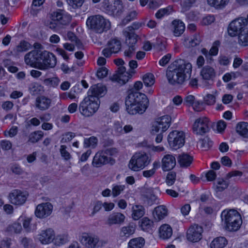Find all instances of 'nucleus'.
<instances>
[{"instance_id":"obj_54","label":"nucleus","mask_w":248,"mask_h":248,"mask_svg":"<svg viewBox=\"0 0 248 248\" xmlns=\"http://www.w3.org/2000/svg\"><path fill=\"white\" fill-rule=\"evenodd\" d=\"M228 183L222 179H218L217 182L216 190L217 191H222L228 186Z\"/></svg>"},{"instance_id":"obj_30","label":"nucleus","mask_w":248,"mask_h":248,"mask_svg":"<svg viewBox=\"0 0 248 248\" xmlns=\"http://www.w3.org/2000/svg\"><path fill=\"white\" fill-rule=\"evenodd\" d=\"M173 26V31L174 35L176 36H180L185 30V25L184 23L179 19L174 20L172 22Z\"/></svg>"},{"instance_id":"obj_50","label":"nucleus","mask_w":248,"mask_h":248,"mask_svg":"<svg viewBox=\"0 0 248 248\" xmlns=\"http://www.w3.org/2000/svg\"><path fill=\"white\" fill-rule=\"evenodd\" d=\"M196 0H183L181 2L182 12H185L190 9Z\"/></svg>"},{"instance_id":"obj_39","label":"nucleus","mask_w":248,"mask_h":248,"mask_svg":"<svg viewBox=\"0 0 248 248\" xmlns=\"http://www.w3.org/2000/svg\"><path fill=\"white\" fill-rule=\"evenodd\" d=\"M238 43L242 46H248V28L238 35Z\"/></svg>"},{"instance_id":"obj_1","label":"nucleus","mask_w":248,"mask_h":248,"mask_svg":"<svg viewBox=\"0 0 248 248\" xmlns=\"http://www.w3.org/2000/svg\"><path fill=\"white\" fill-rule=\"evenodd\" d=\"M192 65L183 60L175 61L168 67L166 77L171 85L182 84L191 77Z\"/></svg>"},{"instance_id":"obj_57","label":"nucleus","mask_w":248,"mask_h":248,"mask_svg":"<svg viewBox=\"0 0 248 248\" xmlns=\"http://www.w3.org/2000/svg\"><path fill=\"white\" fill-rule=\"evenodd\" d=\"M176 174L173 171L169 172L166 176V183L169 186H172L176 180Z\"/></svg>"},{"instance_id":"obj_23","label":"nucleus","mask_w":248,"mask_h":248,"mask_svg":"<svg viewBox=\"0 0 248 248\" xmlns=\"http://www.w3.org/2000/svg\"><path fill=\"white\" fill-rule=\"evenodd\" d=\"M106 87L101 84L93 85L88 92L87 97H93L96 100H99L100 97L103 96L106 93Z\"/></svg>"},{"instance_id":"obj_44","label":"nucleus","mask_w":248,"mask_h":248,"mask_svg":"<svg viewBox=\"0 0 248 248\" xmlns=\"http://www.w3.org/2000/svg\"><path fill=\"white\" fill-rule=\"evenodd\" d=\"M53 241L54 244L57 246L64 244L68 241V235L65 234L57 235L56 237L54 236Z\"/></svg>"},{"instance_id":"obj_56","label":"nucleus","mask_w":248,"mask_h":248,"mask_svg":"<svg viewBox=\"0 0 248 248\" xmlns=\"http://www.w3.org/2000/svg\"><path fill=\"white\" fill-rule=\"evenodd\" d=\"M137 13L135 11H132L128 13L126 16L123 19L122 23L125 25L131 21L134 20L137 16Z\"/></svg>"},{"instance_id":"obj_34","label":"nucleus","mask_w":248,"mask_h":248,"mask_svg":"<svg viewBox=\"0 0 248 248\" xmlns=\"http://www.w3.org/2000/svg\"><path fill=\"white\" fill-rule=\"evenodd\" d=\"M236 132L244 138H248V123H239L236 126Z\"/></svg>"},{"instance_id":"obj_8","label":"nucleus","mask_w":248,"mask_h":248,"mask_svg":"<svg viewBox=\"0 0 248 248\" xmlns=\"http://www.w3.org/2000/svg\"><path fill=\"white\" fill-rule=\"evenodd\" d=\"M168 141L171 149L177 150L183 147L185 144V133L183 131L173 130L168 135Z\"/></svg>"},{"instance_id":"obj_59","label":"nucleus","mask_w":248,"mask_h":248,"mask_svg":"<svg viewBox=\"0 0 248 248\" xmlns=\"http://www.w3.org/2000/svg\"><path fill=\"white\" fill-rule=\"evenodd\" d=\"M66 146L62 145L60 147V151L62 156L65 160H68L70 159L71 156L70 153L66 150Z\"/></svg>"},{"instance_id":"obj_11","label":"nucleus","mask_w":248,"mask_h":248,"mask_svg":"<svg viewBox=\"0 0 248 248\" xmlns=\"http://www.w3.org/2000/svg\"><path fill=\"white\" fill-rule=\"evenodd\" d=\"M41 56V61L39 67V69L42 70H46L50 68H53L56 65V58L52 53L46 50H43Z\"/></svg>"},{"instance_id":"obj_47","label":"nucleus","mask_w":248,"mask_h":248,"mask_svg":"<svg viewBox=\"0 0 248 248\" xmlns=\"http://www.w3.org/2000/svg\"><path fill=\"white\" fill-rule=\"evenodd\" d=\"M42 86L36 82L31 83L29 86V90L32 95L39 93L42 91Z\"/></svg>"},{"instance_id":"obj_27","label":"nucleus","mask_w":248,"mask_h":248,"mask_svg":"<svg viewBox=\"0 0 248 248\" xmlns=\"http://www.w3.org/2000/svg\"><path fill=\"white\" fill-rule=\"evenodd\" d=\"M131 211L132 218L134 220H138L144 215L145 209L141 205L135 204L132 206Z\"/></svg>"},{"instance_id":"obj_13","label":"nucleus","mask_w":248,"mask_h":248,"mask_svg":"<svg viewBox=\"0 0 248 248\" xmlns=\"http://www.w3.org/2000/svg\"><path fill=\"white\" fill-rule=\"evenodd\" d=\"M209 120L206 117L196 120L193 125V131L196 135H202L209 131Z\"/></svg>"},{"instance_id":"obj_40","label":"nucleus","mask_w":248,"mask_h":248,"mask_svg":"<svg viewBox=\"0 0 248 248\" xmlns=\"http://www.w3.org/2000/svg\"><path fill=\"white\" fill-rule=\"evenodd\" d=\"M44 136L42 131H36L31 133L29 136L28 141L32 143H36L41 140Z\"/></svg>"},{"instance_id":"obj_29","label":"nucleus","mask_w":248,"mask_h":248,"mask_svg":"<svg viewBox=\"0 0 248 248\" xmlns=\"http://www.w3.org/2000/svg\"><path fill=\"white\" fill-rule=\"evenodd\" d=\"M125 70V67L123 65L118 68V77L117 79H119L118 82L120 83L125 84L128 81L129 79L132 76L131 74L126 72Z\"/></svg>"},{"instance_id":"obj_19","label":"nucleus","mask_w":248,"mask_h":248,"mask_svg":"<svg viewBox=\"0 0 248 248\" xmlns=\"http://www.w3.org/2000/svg\"><path fill=\"white\" fill-rule=\"evenodd\" d=\"M53 210V205L50 202L38 204L35 209V216L40 218H44L50 216Z\"/></svg>"},{"instance_id":"obj_7","label":"nucleus","mask_w":248,"mask_h":248,"mask_svg":"<svg viewBox=\"0 0 248 248\" xmlns=\"http://www.w3.org/2000/svg\"><path fill=\"white\" fill-rule=\"evenodd\" d=\"M93 97H86L80 103L79 111L82 115L85 117L93 115L98 110L100 101Z\"/></svg>"},{"instance_id":"obj_48","label":"nucleus","mask_w":248,"mask_h":248,"mask_svg":"<svg viewBox=\"0 0 248 248\" xmlns=\"http://www.w3.org/2000/svg\"><path fill=\"white\" fill-rule=\"evenodd\" d=\"M98 143V139L96 137L92 136L88 139H85L84 141V146L85 148L92 147L95 148Z\"/></svg>"},{"instance_id":"obj_55","label":"nucleus","mask_w":248,"mask_h":248,"mask_svg":"<svg viewBox=\"0 0 248 248\" xmlns=\"http://www.w3.org/2000/svg\"><path fill=\"white\" fill-rule=\"evenodd\" d=\"M125 188L124 185H113L112 188V195L113 197L118 196Z\"/></svg>"},{"instance_id":"obj_26","label":"nucleus","mask_w":248,"mask_h":248,"mask_svg":"<svg viewBox=\"0 0 248 248\" xmlns=\"http://www.w3.org/2000/svg\"><path fill=\"white\" fill-rule=\"evenodd\" d=\"M125 218L124 215L121 213H113L108 216L107 220V224L109 226L121 224L124 222Z\"/></svg>"},{"instance_id":"obj_35","label":"nucleus","mask_w":248,"mask_h":248,"mask_svg":"<svg viewBox=\"0 0 248 248\" xmlns=\"http://www.w3.org/2000/svg\"><path fill=\"white\" fill-rule=\"evenodd\" d=\"M227 244V240L224 237L215 238L210 243L211 248H223Z\"/></svg>"},{"instance_id":"obj_21","label":"nucleus","mask_w":248,"mask_h":248,"mask_svg":"<svg viewBox=\"0 0 248 248\" xmlns=\"http://www.w3.org/2000/svg\"><path fill=\"white\" fill-rule=\"evenodd\" d=\"M55 232L51 228L41 231L37 235V239L43 245L51 243L54 239Z\"/></svg>"},{"instance_id":"obj_2","label":"nucleus","mask_w":248,"mask_h":248,"mask_svg":"<svg viewBox=\"0 0 248 248\" xmlns=\"http://www.w3.org/2000/svg\"><path fill=\"white\" fill-rule=\"evenodd\" d=\"M125 104L128 113L134 115L143 113L148 107L149 101L144 94L132 91L126 97Z\"/></svg>"},{"instance_id":"obj_15","label":"nucleus","mask_w":248,"mask_h":248,"mask_svg":"<svg viewBox=\"0 0 248 248\" xmlns=\"http://www.w3.org/2000/svg\"><path fill=\"white\" fill-rule=\"evenodd\" d=\"M121 47V41L117 38H113L108 42L107 47L102 50V53L105 57L109 58L112 54L119 52Z\"/></svg>"},{"instance_id":"obj_45","label":"nucleus","mask_w":248,"mask_h":248,"mask_svg":"<svg viewBox=\"0 0 248 248\" xmlns=\"http://www.w3.org/2000/svg\"><path fill=\"white\" fill-rule=\"evenodd\" d=\"M21 230L22 226L19 223H14L7 227L6 231L10 234H12L20 232Z\"/></svg>"},{"instance_id":"obj_36","label":"nucleus","mask_w":248,"mask_h":248,"mask_svg":"<svg viewBox=\"0 0 248 248\" xmlns=\"http://www.w3.org/2000/svg\"><path fill=\"white\" fill-rule=\"evenodd\" d=\"M140 227L142 230L149 232H152L154 228L153 222L147 217L142 219Z\"/></svg>"},{"instance_id":"obj_51","label":"nucleus","mask_w":248,"mask_h":248,"mask_svg":"<svg viewBox=\"0 0 248 248\" xmlns=\"http://www.w3.org/2000/svg\"><path fill=\"white\" fill-rule=\"evenodd\" d=\"M199 143L201 148L207 150L212 146L213 142L208 137H206L203 139L200 140L199 141Z\"/></svg>"},{"instance_id":"obj_63","label":"nucleus","mask_w":248,"mask_h":248,"mask_svg":"<svg viewBox=\"0 0 248 248\" xmlns=\"http://www.w3.org/2000/svg\"><path fill=\"white\" fill-rule=\"evenodd\" d=\"M18 127L16 126H13L9 131H4V134L5 136H9L10 137H15L17 133Z\"/></svg>"},{"instance_id":"obj_14","label":"nucleus","mask_w":248,"mask_h":248,"mask_svg":"<svg viewBox=\"0 0 248 248\" xmlns=\"http://www.w3.org/2000/svg\"><path fill=\"white\" fill-rule=\"evenodd\" d=\"M79 241L87 248H96L99 241V238L95 234L83 232L79 236Z\"/></svg>"},{"instance_id":"obj_32","label":"nucleus","mask_w":248,"mask_h":248,"mask_svg":"<svg viewBox=\"0 0 248 248\" xmlns=\"http://www.w3.org/2000/svg\"><path fill=\"white\" fill-rule=\"evenodd\" d=\"M192 161V157L187 154L183 153L179 155L178 157V163L183 167L189 166Z\"/></svg>"},{"instance_id":"obj_10","label":"nucleus","mask_w":248,"mask_h":248,"mask_svg":"<svg viewBox=\"0 0 248 248\" xmlns=\"http://www.w3.org/2000/svg\"><path fill=\"white\" fill-rule=\"evenodd\" d=\"M171 122V118L168 115L157 118L152 125L151 130V134L155 135L160 131L164 132L170 126Z\"/></svg>"},{"instance_id":"obj_6","label":"nucleus","mask_w":248,"mask_h":248,"mask_svg":"<svg viewBox=\"0 0 248 248\" xmlns=\"http://www.w3.org/2000/svg\"><path fill=\"white\" fill-rule=\"evenodd\" d=\"M150 163L148 155L145 153H135L130 159L128 168L132 170L138 171L143 169Z\"/></svg>"},{"instance_id":"obj_62","label":"nucleus","mask_w":248,"mask_h":248,"mask_svg":"<svg viewBox=\"0 0 248 248\" xmlns=\"http://www.w3.org/2000/svg\"><path fill=\"white\" fill-rule=\"evenodd\" d=\"M220 45V42L218 41H215L212 47L209 50L210 57L212 56H216L217 54L218 51V46Z\"/></svg>"},{"instance_id":"obj_9","label":"nucleus","mask_w":248,"mask_h":248,"mask_svg":"<svg viewBox=\"0 0 248 248\" xmlns=\"http://www.w3.org/2000/svg\"><path fill=\"white\" fill-rule=\"evenodd\" d=\"M248 28V19L240 17L233 20L230 23L228 28V32L230 36L234 37L238 35Z\"/></svg>"},{"instance_id":"obj_24","label":"nucleus","mask_w":248,"mask_h":248,"mask_svg":"<svg viewBox=\"0 0 248 248\" xmlns=\"http://www.w3.org/2000/svg\"><path fill=\"white\" fill-rule=\"evenodd\" d=\"M52 103V100L45 95H41L36 97L35 106L37 109L44 111L48 109Z\"/></svg>"},{"instance_id":"obj_5","label":"nucleus","mask_w":248,"mask_h":248,"mask_svg":"<svg viewBox=\"0 0 248 248\" xmlns=\"http://www.w3.org/2000/svg\"><path fill=\"white\" fill-rule=\"evenodd\" d=\"M86 25L91 31L99 34L107 31L111 26L109 20L99 15L88 17Z\"/></svg>"},{"instance_id":"obj_46","label":"nucleus","mask_w":248,"mask_h":248,"mask_svg":"<svg viewBox=\"0 0 248 248\" xmlns=\"http://www.w3.org/2000/svg\"><path fill=\"white\" fill-rule=\"evenodd\" d=\"M31 48V45L25 41H21L18 45H17L15 50L16 52H22L26 51Z\"/></svg>"},{"instance_id":"obj_20","label":"nucleus","mask_w":248,"mask_h":248,"mask_svg":"<svg viewBox=\"0 0 248 248\" xmlns=\"http://www.w3.org/2000/svg\"><path fill=\"white\" fill-rule=\"evenodd\" d=\"M142 26V23L134 22L131 26L126 28L123 31V34L125 37H129L132 44H136L137 42V35L135 33V30H138Z\"/></svg>"},{"instance_id":"obj_61","label":"nucleus","mask_w":248,"mask_h":248,"mask_svg":"<svg viewBox=\"0 0 248 248\" xmlns=\"http://www.w3.org/2000/svg\"><path fill=\"white\" fill-rule=\"evenodd\" d=\"M204 101L207 105H212L216 102V97L213 94H207L204 97Z\"/></svg>"},{"instance_id":"obj_49","label":"nucleus","mask_w":248,"mask_h":248,"mask_svg":"<svg viewBox=\"0 0 248 248\" xmlns=\"http://www.w3.org/2000/svg\"><path fill=\"white\" fill-rule=\"evenodd\" d=\"M143 81L146 86H151L155 83V77L153 74L147 73L143 77Z\"/></svg>"},{"instance_id":"obj_12","label":"nucleus","mask_w":248,"mask_h":248,"mask_svg":"<svg viewBox=\"0 0 248 248\" xmlns=\"http://www.w3.org/2000/svg\"><path fill=\"white\" fill-rule=\"evenodd\" d=\"M42 51L41 50H33L27 53L24 57L26 64L39 69L41 61Z\"/></svg>"},{"instance_id":"obj_17","label":"nucleus","mask_w":248,"mask_h":248,"mask_svg":"<svg viewBox=\"0 0 248 248\" xmlns=\"http://www.w3.org/2000/svg\"><path fill=\"white\" fill-rule=\"evenodd\" d=\"M104 7L109 15L119 14L123 8L121 0H104Z\"/></svg>"},{"instance_id":"obj_58","label":"nucleus","mask_w":248,"mask_h":248,"mask_svg":"<svg viewBox=\"0 0 248 248\" xmlns=\"http://www.w3.org/2000/svg\"><path fill=\"white\" fill-rule=\"evenodd\" d=\"M69 5L73 9L80 8L84 2V0H66Z\"/></svg>"},{"instance_id":"obj_16","label":"nucleus","mask_w":248,"mask_h":248,"mask_svg":"<svg viewBox=\"0 0 248 248\" xmlns=\"http://www.w3.org/2000/svg\"><path fill=\"white\" fill-rule=\"evenodd\" d=\"M202 228L197 224L191 225L186 232V239L190 242L196 243L202 238Z\"/></svg>"},{"instance_id":"obj_38","label":"nucleus","mask_w":248,"mask_h":248,"mask_svg":"<svg viewBox=\"0 0 248 248\" xmlns=\"http://www.w3.org/2000/svg\"><path fill=\"white\" fill-rule=\"evenodd\" d=\"M125 43L128 45V48L124 50V54L125 56L131 58L133 55L134 54L136 47V44H132L130 40L129 39V37H125Z\"/></svg>"},{"instance_id":"obj_31","label":"nucleus","mask_w":248,"mask_h":248,"mask_svg":"<svg viewBox=\"0 0 248 248\" xmlns=\"http://www.w3.org/2000/svg\"><path fill=\"white\" fill-rule=\"evenodd\" d=\"M159 234L160 238L163 239H168L171 236L172 230L170 225L163 224L159 228Z\"/></svg>"},{"instance_id":"obj_28","label":"nucleus","mask_w":248,"mask_h":248,"mask_svg":"<svg viewBox=\"0 0 248 248\" xmlns=\"http://www.w3.org/2000/svg\"><path fill=\"white\" fill-rule=\"evenodd\" d=\"M167 209L164 205L158 206L155 208L153 212L154 219L158 221L167 216Z\"/></svg>"},{"instance_id":"obj_42","label":"nucleus","mask_w":248,"mask_h":248,"mask_svg":"<svg viewBox=\"0 0 248 248\" xmlns=\"http://www.w3.org/2000/svg\"><path fill=\"white\" fill-rule=\"evenodd\" d=\"M135 231V228L132 225L124 226L122 228L120 232V235L122 237H128L133 234Z\"/></svg>"},{"instance_id":"obj_53","label":"nucleus","mask_w":248,"mask_h":248,"mask_svg":"<svg viewBox=\"0 0 248 248\" xmlns=\"http://www.w3.org/2000/svg\"><path fill=\"white\" fill-rule=\"evenodd\" d=\"M60 80L58 78L53 77L44 80V83L47 86L56 87L59 85Z\"/></svg>"},{"instance_id":"obj_3","label":"nucleus","mask_w":248,"mask_h":248,"mask_svg":"<svg viewBox=\"0 0 248 248\" xmlns=\"http://www.w3.org/2000/svg\"><path fill=\"white\" fill-rule=\"evenodd\" d=\"M221 217L225 224L226 230L229 231H237L242 223L240 214L234 209L223 210Z\"/></svg>"},{"instance_id":"obj_52","label":"nucleus","mask_w":248,"mask_h":248,"mask_svg":"<svg viewBox=\"0 0 248 248\" xmlns=\"http://www.w3.org/2000/svg\"><path fill=\"white\" fill-rule=\"evenodd\" d=\"M171 11L172 8L170 7L160 9L156 13L155 16L157 18L160 19L165 16L169 15Z\"/></svg>"},{"instance_id":"obj_64","label":"nucleus","mask_w":248,"mask_h":248,"mask_svg":"<svg viewBox=\"0 0 248 248\" xmlns=\"http://www.w3.org/2000/svg\"><path fill=\"white\" fill-rule=\"evenodd\" d=\"M21 243L25 248H34L32 240L31 239L23 238Z\"/></svg>"},{"instance_id":"obj_22","label":"nucleus","mask_w":248,"mask_h":248,"mask_svg":"<svg viewBox=\"0 0 248 248\" xmlns=\"http://www.w3.org/2000/svg\"><path fill=\"white\" fill-rule=\"evenodd\" d=\"M176 163L174 156L167 154L165 155L161 160V167L164 171L171 170L175 166Z\"/></svg>"},{"instance_id":"obj_60","label":"nucleus","mask_w":248,"mask_h":248,"mask_svg":"<svg viewBox=\"0 0 248 248\" xmlns=\"http://www.w3.org/2000/svg\"><path fill=\"white\" fill-rule=\"evenodd\" d=\"M75 136L76 135L74 133L71 132H67L62 135V138L61 142L62 143L69 142L71 141L72 139L75 137Z\"/></svg>"},{"instance_id":"obj_33","label":"nucleus","mask_w":248,"mask_h":248,"mask_svg":"<svg viewBox=\"0 0 248 248\" xmlns=\"http://www.w3.org/2000/svg\"><path fill=\"white\" fill-rule=\"evenodd\" d=\"M201 75L204 79L209 80L215 76V72L213 68L206 65L202 69Z\"/></svg>"},{"instance_id":"obj_37","label":"nucleus","mask_w":248,"mask_h":248,"mask_svg":"<svg viewBox=\"0 0 248 248\" xmlns=\"http://www.w3.org/2000/svg\"><path fill=\"white\" fill-rule=\"evenodd\" d=\"M144 244L145 240L143 238H136L129 241L128 248H142Z\"/></svg>"},{"instance_id":"obj_25","label":"nucleus","mask_w":248,"mask_h":248,"mask_svg":"<svg viewBox=\"0 0 248 248\" xmlns=\"http://www.w3.org/2000/svg\"><path fill=\"white\" fill-rule=\"evenodd\" d=\"M111 160L110 157L105 155L103 152H98L94 155L92 164L95 167H100L108 164Z\"/></svg>"},{"instance_id":"obj_18","label":"nucleus","mask_w":248,"mask_h":248,"mask_svg":"<svg viewBox=\"0 0 248 248\" xmlns=\"http://www.w3.org/2000/svg\"><path fill=\"white\" fill-rule=\"evenodd\" d=\"M8 198L12 204L21 205L25 202L27 194L20 190L14 189L9 194Z\"/></svg>"},{"instance_id":"obj_41","label":"nucleus","mask_w":248,"mask_h":248,"mask_svg":"<svg viewBox=\"0 0 248 248\" xmlns=\"http://www.w3.org/2000/svg\"><path fill=\"white\" fill-rule=\"evenodd\" d=\"M230 0H207L208 4L217 9L225 7L229 3Z\"/></svg>"},{"instance_id":"obj_43","label":"nucleus","mask_w":248,"mask_h":248,"mask_svg":"<svg viewBox=\"0 0 248 248\" xmlns=\"http://www.w3.org/2000/svg\"><path fill=\"white\" fill-rule=\"evenodd\" d=\"M149 193L145 195L147 203L149 205H152L155 203H158V199L157 197L153 193V189H148Z\"/></svg>"},{"instance_id":"obj_4","label":"nucleus","mask_w":248,"mask_h":248,"mask_svg":"<svg viewBox=\"0 0 248 248\" xmlns=\"http://www.w3.org/2000/svg\"><path fill=\"white\" fill-rule=\"evenodd\" d=\"M50 18L51 21L47 22L46 26L54 31L68 25L72 20L71 16L62 9H58L51 13Z\"/></svg>"}]
</instances>
